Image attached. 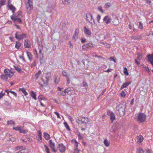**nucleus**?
I'll return each mask as SVG.
<instances>
[{
    "label": "nucleus",
    "mask_w": 153,
    "mask_h": 153,
    "mask_svg": "<svg viewBox=\"0 0 153 153\" xmlns=\"http://www.w3.org/2000/svg\"><path fill=\"white\" fill-rule=\"evenodd\" d=\"M45 151L47 153H50V150L48 147L46 145H45Z\"/></svg>",
    "instance_id": "a19ab883"
},
{
    "label": "nucleus",
    "mask_w": 153,
    "mask_h": 153,
    "mask_svg": "<svg viewBox=\"0 0 153 153\" xmlns=\"http://www.w3.org/2000/svg\"><path fill=\"white\" fill-rule=\"evenodd\" d=\"M38 99L40 102L42 101V100H46L45 98L44 97L43 95H39L38 97Z\"/></svg>",
    "instance_id": "7c9ffc66"
},
{
    "label": "nucleus",
    "mask_w": 153,
    "mask_h": 153,
    "mask_svg": "<svg viewBox=\"0 0 153 153\" xmlns=\"http://www.w3.org/2000/svg\"><path fill=\"white\" fill-rule=\"evenodd\" d=\"M8 125H14L15 124V122L12 120H10L7 122Z\"/></svg>",
    "instance_id": "e433bc0d"
},
{
    "label": "nucleus",
    "mask_w": 153,
    "mask_h": 153,
    "mask_svg": "<svg viewBox=\"0 0 153 153\" xmlns=\"http://www.w3.org/2000/svg\"><path fill=\"white\" fill-rule=\"evenodd\" d=\"M78 35H77L74 34L73 37V39H74L75 41L78 38Z\"/></svg>",
    "instance_id": "de8ad7c7"
},
{
    "label": "nucleus",
    "mask_w": 153,
    "mask_h": 153,
    "mask_svg": "<svg viewBox=\"0 0 153 153\" xmlns=\"http://www.w3.org/2000/svg\"><path fill=\"white\" fill-rule=\"evenodd\" d=\"M142 67L144 68V69L147 72H149L150 71L148 67L144 65L143 64Z\"/></svg>",
    "instance_id": "4c0bfd02"
},
{
    "label": "nucleus",
    "mask_w": 153,
    "mask_h": 153,
    "mask_svg": "<svg viewBox=\"0 0 153 153\" xmlns=\"http://www.w3.org/2000/svg\"><path fill=\"white\" fill-rule=\"evenodd\" d=\"M15 69L19 72H21V69L20 68L18 67V66H15Z\"/></svg>",
    "instance_id": "37998d69"
},
{
    "label": "nucleus",
    "mask_w": 153,
    "mask_h": 153,
    "mask_svg": "<svg viewBox=\"0 0 153 153\" xmlns=\"http://www.w3.org/2000/svg\"><path fill=\"white\" fill-rule=\"evenodd\" d=\"M113 23L114 25H117L119 24V22L117 18H115L113 21Z\"/></svg>",
    "instance_id": "b1692460"
},
{
    "label": "nucleus",
    "mask_w": 153,
    "mask_h": 153,
    "mask_svg": "<svg viewBox=\"0 0 153 153\" xmlns=\"http://www.w3.org/2000/svg\"><path fill=\"white\" fill-rule=\"evenodd\" d=\"M137 153H143L144 152L141 149L139 148L137 149Z\"/></svg>",
    "instance_id": "58836bf2"
},
{
    "label": "nucleus",
    "mask_w": 153,
    "mask_h": 153,
    "mask_svg": "<svg viewBox=\"0 0 153 153\" xmlns=\"http://www.w3.org/2000/svg\"><path fill=\"white\" fill-rule=\"evenodd\" d=\"M58 148L59 151L61 152L62 153L65 152L66 150V147L62 143L59 144L58 145Z\"/></svg>",
    "instance_id": "9d476101"
},
{
    "label": "nucleus",
    "mask_w": 153,
    "mask_h": 153,
    "mask_svg": "<svg viewBox=\"0 0 153 153\" xmlns=\"http://www.w3.org/2000/svg\"><path fill=\"white\" fill-rule=\"evenodd\" d=\"M79 30L78 29H76L75 31L74 34L78 35Z\"/></svg>",
    "instance_id": "5fc2aeb1"
},
{
    "label": "nucleus",
    "mask_w": 153,
    "mask_h": 153,
    "mask_svg": "<svg viewBox=\"0 0 153 153\" xmlns=\"http://www.w3.org/2000/svg\"><path fill=\"white\" fill-rule=\"evenodd\" d=\"M97 22L99 23L100 22V20L101 19V16L99 15H98L97 17Z\"/></svg>",
    "instance_id": "09e8293b"
},
{
    "label": "nucleus",
    "mask_w": 153,
    "mask_h": 153,
    "mask_svg": "<svg viewBox=\"0 0 153 153\" xmlns=\"http://www.w3.org/2000/svg\"><path fill=\"white\" fill-rule=\"evenodd\" d=\"M19 33L18 32H16L15 34V38L19 40H21L23 39L24 38H26V35L25 33H22L21 35H18Z\"/></svg>",
    "instance_id": "1a4fd4ad"
},
{
    "label": "nucleus",
    "mask_w": 153,
    "mask_h": 153,
    "mask_svg": "<svg viewBox=\"0 0 153 153\" xmlns=\"http://www.w3.org/2000/svg\"><path fill=\"white\" fill-rule=\"evenodd\" d=\"M54 113L56 115L57 117L58 118H60V117L59 114L57 112H54Z\"/></svg>",
    "instance_id": "680f3d73"
},
{
    "label": "nucleus",
    "mask_w": 153,
    "mask_h": 153,
    "mask_svg": "<svg viewBox=\"0 0 153 153\" xmlns=\"http://www.w3.org/2000/svg\"><path fill=\"white\" fill-rule=\"evenodd\" d=\"M69 45L70 48H71L73 47V45L71 42H69Z\"/></svg>",
    "instance_id": "774afa93"
},
{
    "label": "nucleus",
    "mask_w": 153,
    "mask_h": 153,
    "mask_svg": "<svg viewBox=\"0 0 153 153\" xmlns=\"http://www.w3.org/2000/svg\"><path fill=\"white\" fill-rule=\"evenodd\" d=\"M104 143L106 147H108L110 146V143L108 141V140L107 139H105L104 141Z\"/></svg>",
    "instance_id": "c85d7f7f"
},
{
    "label": "nucleus",
    "mask_w": 153,
    "mask_h": 153,
    "mask_svg": "<svg viewBox=\"0 0 153 153\" xmlns=\"http://www.w3.org/2000/svg\"><path fill=\"white\" fill-rule=\"evenodd\" d=\"M41 71H39L35 75L34 77L36 79H38L39 76L41 75Z\"/></svg>",
    "instance_id": "c756f323"
},
{
    "label": "nucleus",
    "mask_w": 153,
    "mask_h": 153,
    "mask_svg": "<svg viewBox=\"0 0 153 153\" xmlns=\"http://www.w3.org/2000/svg\"><path fill=\"white\" fill-rule=\"evenodd\" d=\"M2 91L0 93V99L2 98L4 95V93H2Z\"/></svg>",
    "instance_id": "e2e57ef3"
},
{
    "label": "nucleus",
    "mask_w": 153,
    "mask_h": 153,
    "mask_svg": "<svg viewBox=\"0 0 153 153\" xmlns=\"http://www.w3.org/2000/svg\"><path fill=\"white\" fill-rule=\"evenodd\" d=\"M8 7H9V9L11 10L13 13H14V11L16 10V8L12 5L10 4L9 1L8 2Z\"/></svg>",
    "instance_id": "6ab92c4d"
},
{
    "label": "nucleus",
    "mask_w": 153,
    "mask_h": 153,
    "mask_svg": "<svg viewBox=\"0 0 153 153\" xmlns=\"http://www.w3.org/2000/svg\"><path fill=\"white\" fill-rule=\"evenodd\" d=\"M139 28L140 29H143V25L142 24H141V22H139Z\"/></svg>",
    "instance_id": "bf43d9fd"
},
{
    "label": "nucleus",
    "mask_w": 153,
    "mask_h": 153,
    "mask_svg": "<svg viewBox=\"0 0 153 153\" xmlns=\"http://www.w3.org/2000/svg\"><path fill=\"white\" fill-rule=\"evenodd\" d=\"M84 32L85 34L88 36H91V35L92 33L91 30L88 29L85 26L84 27Z\"/></svg>",
    "instance_id": "9b49d317"
},
{
    "label": "nucleus",
    "mask_w": 153,
    "mask_h": 153,
    "mask_svg": "<svg viewBox=\"0 0 153 153\" xmlns=\"http://www.w3.org/2000/svg\"><path fill=\"white\" fill-rule=\"evenodd\" d=\"M117 114L120 117L124 115L125 114V110L124 108L121 107L116 111Z\"/></svg>",
    "instance_id": "6e6552de"
},
{
    "label": "nucleus",
    "mask_w": 153,
    "mask_h": 153,
    "mask_svg": "<svg viewBox=\"0 0 153 153\" xmlns=\"http://www.w3.org/2000/svg\"><path fill=\"white\" fill-rule=\"evenodd\" d=\"M16 21H17L18 23H20L22 21L20 19V18H16Z\"/></svg>",
    "instance_id": "69168bd1"
},
{
    "label": "nucleus",
    "mask_w": 153,
    "mask_h": 153,
    "mask_svg": "<svg viewBox=\"0 0 153 153\" xmlns=\"http://www.w3.org/2000/svg\"><path fill=\"white\" fill-rule=\"evenodd\" d=\"M130 83L131 82H126L123 83V84L121 86L120 88V89L122 90L123 89L126 88L129 85H130Z\"/></svg>",
    "instance_id": "412c9836"
},
{
    "label": "nucleus",
    "mask_w": 153,
    "mask_h": 153,
    "mask_svg": "<svg viewBox=\"0 0 153 153\" xmlns=\"http://www.w3.org/2000/svg\"><path fill=\"white\" fill-rule=\"evenodd\" d=\"M17 153H28V150L27 149H24L21 150L18 152Z\"/></svg>",
    "instance_id": "473e14b6"
},
{
    "label": "nucleus",
    "mask_w": 153,
    "mask_h": 153,
    "mask_svg": "<svg viewBox=\"0 0 153 153\" xmlns=\"http://www.w3.org/2000/svg\"><path fill=\"white\" fill-rule=\"evenodd\" d=\"M22 148V146H20L16 147H15V150L16 151L18 150H19L20 149H21Z\"/></svg>",
    "instance_id": "4d7b16f0"
},
{
    "label": "nucleus",
    "mask_w": 153,
    "mask_h": 153,
    "mask_svg": "<svg viewBox=\"0 0 153 153\" xmlns=\"http://www.w3.org/2000/svg\"><path fill=\"white\" fill-rule=\"evenodd\" d=\"M19 90L22 91L25 96H26L28 94L26 92V91L24 88H19Z\"/></svg>",
    "instance_id": "bb28decb"
},
{
    "label": "nucleus",
    "mask_w": 153,
    "mask_h": 153,
    "mask_svg": "<svg viewBox=\"0 0 153 153\" xmlns=\"http://www.w3.org/2000/svg\"><path fill=\"white\" fill-rule=\"evenodd\" d=\"M39 53H40V61L41 63H42L43 62V58H44V56H43V54L42 53V51L41 50H40L39 51Z\"/></svg>",
    "instance_id": "aec40b11"
},
{
    "label": "nucleus",
    "mask_w": 153,
    "mask_h": 153,
    "mask_svg": "<svg viewBox=\"0 0 153 153\" xmlns=\"http://www.w3.org/2000/svg\"><path fill=\"white\" fill-rule=\"evenodd\" d=\"M26 6L27 12H29L33 9L32 0H28Z\"/></svg>",
    "instance_id": "20e7f679"
},
{
    "label": "nucleus",
    "mask_w": 153,
    "mask_h": 153,
    "mask_svg": "<svg viewBox=\"0 0 153 153\" xmlns=\"http://www.w3.org/2000/svg\"><path fill=\"white\" fill-rule=\"evenodd\" d=\"M137 120L140 123L145 122L146 120V116L144 113H139L137 116Z\"/></svg>",
    "instance_id": "f257e3e1"
},
{
    "label": "nucleus",
    "mask_w": 153,
    "mask_h": 153,
    "mask_svg": "<svg viewBox=\"0 0 153 153\" xmlns=\"http://www.w3.org/2000/svg\"><path fill=\"white\" fill-rule=\"evenodd\" d=\"M149 61L153 66V53L151 55H148L147 56Z\"/></svg>",
    "instance_id": "a211bd4d"
},
{
    "label": "nucleus",
    "mask_w": 153,
    "mask_h": 153,
    "mask_svg": "<svg viewBox=\"0 0 153 153\" xmlns=\"http://www.w3.org/2000/svg\"><path fill=\"white\" fill-rule=\"evenodd\" d=\"M98 10L102 13H103L104 12L103 10L102 9V7L101 6L99 7H98Z\"/></svg>",
    "instance_id": "3c124183"
},
{
    "label": "nucleus",
    "mask_w": 153,
    "mask_h": 153,
    "mask_svg": "<svg viewBox=\"0 0 153 153\" xmlns=\"http://www.w3.org/2000/svg\"><path fill=\"white\" fill-rule=\"evenodd\" d=\"M66 80L67 81V84H69L70 83V81L69 77H67L66 78Z\"/></svg>",
    "instance_id": "0e129e2a"
},
{
    "label": "nucleus",
    "mask_w": 153,
    "mask_h": 153,
    "mask_svg": "<svg viewBox=\"0 0 153 153\" xmlns=\"http://www.w3.org/2000/svg\"><path fill=\"white\" fill-rule=\"evenodd\" d=\"M23 127L20 126H18L16 127H13V129L16 131H18L20 133L25 134L27 132V130L22 129Z\"/></svg>",
    "instance_id": "423d86ee"
},
{
    "label": "nucleus",
    "mask_w": 153,
    "mask_h": 153,
    "mask_svg": "<svg viewBox=\"0 0 153 153\" xmlns=\"http://www.w3.org/2000/svg\"><path fill=\"white\" fill-rule=\"evenodd\" d=\"M49 146L53 152H57V150L55 149V145L54 144L52 143L51 140L50 141Z\"/></svg>",
    "instance_id": "4468645a"
},
{
    "label": "nucleus",
    "mask_w": 153,
    "mask_h": 153,
    "mask_svg": "<svg viewBox=\"0 0 153 153\" xmlns=\"http://www.w3.org/2000/svg\"><path fill=\"white\" fill-rule=\"evenodd\" d=\"M94 47V45L93 43H89L83 45L82 46V48L83 50H87L88 49L93 48Z\"/></svg>",
    "instance_id": "39448f33"
},
{
    "label": "nucleus",
    "mask_w": 153,
    "mask_h": 153,
    "mask_svg": "<svg viewBox=\"0 0 153 153\" xmlns=\"http://www.w3.org/2000/svg\"><path fill=\"white\" fill-rule=\"evenodd\" d=\"M137 143L139 144L143 141L144 138L143 137L142 135H139L137 137Z\"/></svg>",
    "instance_id": "dca6fc26"
},
{
    "label": "nucleus",
    "mask_w": 153,
    "mask_h": 153,
    "mask_svg": "<svg viewBox=\"0 0 153 153\" xmlns=\"http://www.w3.org/2000/svg\"><path fill=\"white\" fill-rule=\"evenodd\" d=\"M30 95L34 100H36V94L33 91H32L31 92Z\"/></svg>",
    "instance_id": "a878e982"
},
{
    "label": "nucleus",
    "mask_w": 153,
    "mask_h": 153,
    "mask_svg": "<svg viewBox=\"0 0 153 153\" xmlns=\"http://www.w3.org/2000/svg\"><path fill=\"white\" fill-rule=\"evenodd\" d=\"M24 45L25 48H30L31 47L30 43L28 40H25Z\"/></svg>",
    "instance_id": "ddd939ff"
},
{
    "label": "nucleus",
    "mask_w": 153,
    "mask_h": 153,
    "mask_svg": "<svg viewBox=\"0 0 153 153\" xmlns=\"http://www.w3.org/2000/svg\"><path fill=\"white\" fill-rule=\"evenodd\" d=\"M64 126H65V128H66L67 129L68 131H70L71 130V129H70V127L68 125V124H67V123L65 122L64 123Z\"/></svg>",
    "instance_id": "72a5a7b5"
},
{
    "label": "nucleus",
    "mask_w": 153,
    "mask_h": 153,
    "mask_svg": "<svg viewBox=\"0 0 153 153\" xmlns=\"http://www.w3.org/2000/svg\"><path fill=\"white\" fill-rule=\"evenodd\" d=\"M78 124H84L86 125L90 121L89 119L87 117H81L78 118L77 120Z\"/></svg>",
    "instance_id": "f03ea898"
},
{
    "label": "nucleus",
    "mask_w": 153,
    "mask_h": 153,
    "mask_svg": "<svg viewBox=\"0 0 153 153\" xmlns=\"http://www.w3.org/2000/svg\"><path fill=\"white\" fill-rule=\"evenodd\" d=\"M44 137L46 140H48L50 138V135L48 133L44 132Z\"/></svg>",
    "instance_id": "cd10ccee"
},
{
    "label": "nucleus",
    "mask_w": 153,
    "mask_h": 153,
    "mask_svg": "<svg viewBox=\"0 0 153 153\" xmlns=\"http://www.w3.org/2000/svg\"><path fill=\"white\" fill-rule=\"evenodd\" d=\"M9 92L10 93H11V94H13L14 95V96L15 97H17V94L15 92L13 91H10Z\"/></svg>",
    "instance_id": "8fccbe9b"
},
{
    "label": "nucleus",
    "mask_w": 153,
    "mask_h": 153,
    "mask_svg": "<svg viewBox=\"0 0 153 153\" xmlns=\"http://www.w3.org/2000/svg\"><path fill=\"white\" fill-rule=\"evenodd\" d=\"M11 18L12 20H14V21H16V19L17 18L16 16H15L14 15H12L11 16Z\"/></svg>",
    "instance_id": "49530a36"
},
{
    "label": "nucleus",
    "mask_w": 153,
    "mask_h": 153,
    "mask_svg": "<svg viewBox=\"0 0 153 153\" xmlns=\"http://www.w3.org/2000/svg\"><path fill=\"white\" fill-rule=\"evenodd\" d=\"M108 115H110V119L111 122L112 123L115 119V115L114 113L112 112L108 111L107 112Z\"/></svg>",
    "instance_id": "f8f14e48"
},
{
    "label": "nucleus",
    "mask_w": 153,
    "mask_h": 153,
    "mask_svg": "<svg viewBox=\"0 0 153 153\" xmlns=\"http://www.w3.org/2000/svg\"><path fill=\"white\" fill-rule=\"evenodd\" d=\"M62 74L66 78H67V77H68V75L66 71H63L62 72Z\"/></svg>",
    "instance_id": "a18cd8bd"
},
{
    "label": "nucleus",
    "mask_w": 153,
    "mask_h": 153,
    "mask_svg": "<svg viewBox=\"0 0 153 153\" xmlns=\"http://www.w3.org/2000/svg\"><path fill=\"white\" fill-rule=\"evenodd\" d=\"M80 151V150H79L78 148H75L74 152V153H79Z\"/></svg>",
    "instance_id": "603ef678"
},
{
    "label": "nucleus",
    "mask_w": 153,
    "mask_h": 153,
    "mask_svg": "<svg viewBox=\"0 0 153 153\" xmlns=\"http://www.w3.org/2000/svg\"><path fill=\"white\" fill-rule=\"evenodd\" d=\"M123 73L126 76H128V73L126 68H124Z\"/></svg>",
    "instance_id": "f704fd0d"
},
{
    "label": "nucleus",
    "mask_w": 153,
    "mask_h": 153,
    "mask_svg": "<svg viewBox=\"0 0 153 153\" xmlns=\"http://www.w3.org/2000/svg\"><path fill=\"white\" fill-rule=\"evenodd\" d=\"M103 20L105 21L106 24H109L111 22V19L110 17L108 16H106L104 17Z\"/></svg>",
    "instance_id": "f3484780"
},
{
    "label": "nucleus",
    "mask_w": 153,
    "mask_h": 153,
    "mask_svg": "<svg viewBox=\"0 0 153 153\" xmlns=\"http://www.w3.org/2000/svg\"><path fill=\"white\" fill-rule=\"evenodd\" d=\"M86 20L88 21L89 23L91 25H93L95 23L94 20L93 18L92 14L88 13L86 14Z\"/></svg>",
    "instance_id": "7ed1b4c3"
},
{
    "label": "nucleus",
    "mask_w": 153,
    "mask_h": 153,
    "mask_svg": "<svg viewBox=\"0 0 153 153\" xmlns=\"http://www.w3.org/2000/svg\"><path fill=\"white\" fill-rule=\"evenodd\" d=\"M42 81L44 82V84L45 86H47L48 85V79L47 78L44 81L42 80Z\"/></svg>",
    "instance_id": "ea45409f"
},
{
    "label": "nucleus",
    "mask_w": 153,
    "mask_h": 153,
    "mask_svg": "<svg viewBox=\"0 0 153 153\" xmlns=\"http://www.w3.org/2000/svg\"><path fill=\"white\" fill-rule=\"evenodd\" d=\"M73 90V88H72L69 87L65 90V91L66 93H68L69 91H71Z\"/></svg>",
    "instance_id": "c9c22d12"
},
{
    "label": "nucleus",
    "mask_w": 153,
    "mask_h": 153,
    "mask_svg": "<svg viewBox=\"0 0 153 153\" xmlns=\"http://www.w3.org/2000/svg\"><path fill=\"white\" fill-rule=\"evenodd\" d=\"M105 46L107 48H110V45L109 44L105 43Z\"/></svg>",
    "instance_id": "864d4df0"
},
{
    "label": "nucleus",
    "mask_w": 153,
    "mask_h": 153,
    "mask_svg": "<svg viewBox=\"0 0 153 153\" xmlns=\"http://www.w3.org/2000/svg\"><path fill=\"white\" fill-rule=\"evenodd\" d=\"M120 95L121 97L123 98L125 97L126 95V93L124 91H122V92L120 94Z\"/></svg>",
    "instance_id": "c03bdc74"
},
{
    "label": "nucleus",
    "mask_w": 153,
    "mask_h": 153,
    "mask_svg": "<svg viewBox=\"0 0 153 153\" xmlns=\"http://www.w3.org/2000/svg\"><path fill=\"white\" fill-rule=\"evenodd\" d=\"M59 81V79L57 78L56 77L55 79L54 80V82L56 84H58Z\"/></svg>",
    "instance_id": "6e6d98bb"
},
{
    "label": "nucleus",
    "mask_w": 153,
    "mask_h": 153,
    "mask_svg": "<svg viewBox=\"0 0 153 153\" xmlns=\"http://www.w3.org/2000/svg\"><path fill=\"white\" fill-rule=\"evenodd\" d=\"M66 93L65 90L64 91H62L61 92L59 93V95L65 96L66 95Z\"/></svg>",
    "instance_id": "79ce46f5"
},
{
    "label": "nucleus",
    "mask_w": 153,
    "mask_h": 153,
    "mask_svg": "<svg viewBox=\"0 0 153 153\" xmlns=\"http://www.w3.org/2000/svg\"><path fill=\"white\" fill-rule=\"evenodd\" d=\"M81 42L83 43L86 42V39L85 38H82L81 39Z\"/></svg>",
    "instance_id": "052dcab7"
},
{
    "label": "nucleus",
    "mask_w": 153,
    "mask_h": 153,
    "mask_svg": "<svg viewBox=\"0 0 153 153\" xmlns=\"http://www.w3.org/2000/svg\"><path fill=\"white\" fill-rule=\"evenodd\" d=\"M138 59L140 60L142 59V55L140 54H138Z\"/></svg>",
    "instance_id": "338daca9"
},
{
    "label": "nucleus",
    "mask_w": 153,
    "mask_h": 153,
    "mask_svg": "<svg viewBox=\"0 0 153 153\" xmlns=\"http://www.w3.org/2000/svg\"><path fill=\"white\" fill-rule=\"evenodd\" d=\"M4 73L7 76L10 78L12 77L14 75L13 73L11 70L8 69H5L4 71Z\"/></svg>",
    "instance_id": "0eeeda50"
},
{
    "label": "nucleus",
    "mask_w": 153,
    "mask_h": 153,
    "mask_svg": "<svg viewBox=\"0 0 153 153\" xmlns=\"http://www.w3.org/2000/svg\"><path fill=\"white\" fill-rule=\"evenodd\" d=\"M1 79L4 81H7V80L8 78L7 77V76L5 74H2L1 76Z\"/></svg>",
    "instance_id": "5701e85b"
},
{
    "label": "nucleus",
    "mask_w": 153,
    "mask_h": 153,
    "mask_svg": "<svg viewBox=\"0 0 153 153\" xmlns=\"http://www.w3.org/2000/svg\"><path fill=\"white\" fill-rule=\"evenodd\" d=\"M82 84H83V86L84 87H85L87 88L88 87V85L86 82H83Z\"/></svg>",
    "instance_id": "13d9d810"
},
{
    "label": "nucleus",
    "mask_w": 153,
    "mask_h": 153,
    "mask_svg": "<svg viewBox=\"0 0 153 153\" xmlns=\"http://www.w3.org/2000/svg\"><path fill=\"white\" fill-rule=\"evenodd\" d=\"M37 140L40 142H42V134L40 131H38V135L36 137Z\"/></svg>",
    "instance_id": "2eb2a0df"
},
{
    "label": "nucleus",
    "mask_w": 153,
    "mask_h": 153,
    "mask_svg": "<svg viewBox=\"0 0 153 153\" xmlns=\"http://www.w3.org/2000/svg\"><path fill=\"white\" fill-rule=\"evenodd\" d=\"M21 46V43L19 41H16V43L15 47L16 48L19 49Z\"/></svg>",
    "instance_id": "393cba45"
},
{
    "label": "nucleus",
    "mask_w": 153,
    "mask_h": 153,
    "mask_svg": "<svg viewBox=\"0 0 153 153\" xmlns=\"http://www.w3.org/2000/svg\"><path fill=\"white\" fill-rule=\"evenodd\" d=\"M111 4L109 2L106 3L105 4V7L106 9L111 7Z\"/></svg>",
    "instance_id": "2f4dec72"
},
{
    "label": "nucleus",
    "mask_w": 153,
    "mask_h": 153,
    "mask_svg": "<svg viewBox=\"0 0 153 153\" xmlns=\"http://www.w3.org/2000/svg\"><path fill=\"white\" fill-rule=\"evenodd\" d=\"M28 58L31 61L33 59V56L31 53L29 51H27L26 52Z\"/></svg>",
    "instance_id": "4be33fe9"
}]
</instances>
